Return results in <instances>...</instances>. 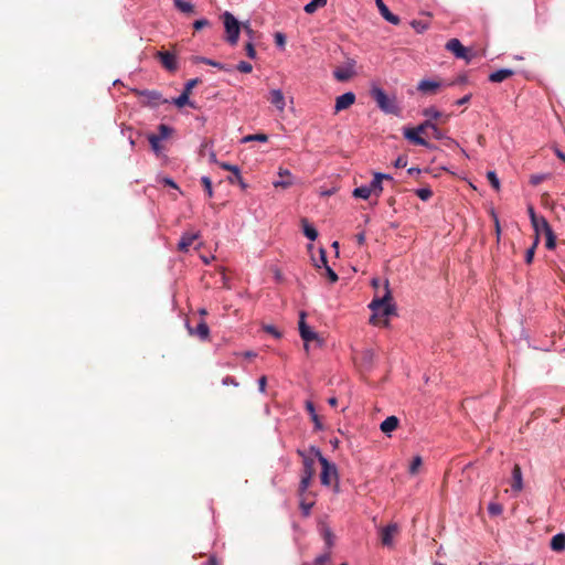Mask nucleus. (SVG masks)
<instances>
[{
	"mask_svg": "<svg viewBox=\"0 0 565 565\" xmlns=\"http://www.w3.org/2000/svg\"><path fill=\"white\" fill-rule=\"evenodd\" d=\"M371 96L384 114L401 116V107L395 95L390 96L383 88L373 86L371 88Z\"/></svg>",
	"mask_w": 565,
	"mask_h": 565,
	"instance_id": "obj_1",
	"label": "nucleus"
},
{
	"mask_svg": "<svg viewBox=\"0 0 565 565\" xmlns=\"http://www.w3.org/2000/svg\"><path fill=\"white\" fill-rule=\"evenodd\" d=\"M369 308L373 311L372 319H374L376 316L388 317L395 312V306L392 302V294L388 280L384 281V294L382 296H376L370 302Z\"/></svg>",
	"mask_w": 565,
	"mask_h": 565,
	"instance_id": "obj_2",
	"label": "nucleus"
},
{
	"mask_svg": "<svg viewBox=\"0 0 565 565\" xmlns=\"http://www.w3.org/2000/svg\"><path fill=\"white\" fill-rule=\"evenodd\" d=\"M310 452L313 454L321 465V475L320 480L321 483L326 487H330L333 481L335 482V487L338 488L339 475L337 466L330 462L320 451V449L316 446H310Z\"/></svg>",
	"mask_w": 565,
	"mask_h": 565,
	"instance_id": "obj_3",
	"label": "nucleus"
},
{
	"mask_svg": "<svg viewBox=\"0 0 565 565\" xmlns=\"http://www.w3.org/2000/svg\"><path fill=\"white\" fill-rule=\"evenodd\" d=\"M225 32H226V41L231 45H236L239 38L241 26L238 20L228 11H225L222 14Z\"/></svg>",
	"mask_w": 565,
	"mask_h": 565,
	"instance_id": "obj_4",
	"label": "nucleus"
},
{
	"mask_svg": "<svg viewBox=\"0 0 565 565\" xmlns=\"http://www.w3.org/2000/svg\"><path fill=\"white\" fill-rule=\"evenodd\" d=\"M446 50L451 52L457 58L465 60L466 62H470L472 60V54L470 51L465 47L458 39H450L446 45Z\"/></svg>",
	"mask_w": 565,
	"mask_h": 565,
	"instance_id": "obj_5",
	"label": "nucleus"
},
{
	"mask_svg": "<svg viewBox=\"0 0 565 565\" xmlns=\"http://www.w3.org/2000/svg\"><path fill=\"white\" fill-rule=\"evenodd\" d=\"M403 136L405 139H407L408 141H411L414 145L422 146V147H425L430 150L436 149V147L434 145H431L426 139L420 137V132L417 131L416 128H404Z\"/></svg>",
	"mask_w": 565,
	"mask_h": 565,
	"instance_id": "obj_6",
	"label": "nucleus"
},
{
	"mask_svg": "<svg viewBox=\"0 0 565 565\" xmlns=\"http://www.w3.org/2000/svg\"><path fill=\"white\" fill-rule=\"evenodd\" d=\"M306 313L300 312L299 333L305 341V348L308 349V342L319 340L318 333L313 331L305 321Z\"/></svg>",
	"mask_w": 565,
	"mask_h": 565,
	"instance_id": "obj_7",
	"label": "nucleus"
},
{
	"mask_svg": "<svg viewBox=\"0 0 565 565\" xmlns=\"http://www.w3.org/2000/svg\"><path fill=\"white\" fill-rule=\"evenodd\" d=\"M399 527L396 523H391L380 529L381 543L384 546L392 547L394 545V536L398 533Z\"/></svg>",
	"mask_w": 565,
	"mask_h": 565,
	"instance_id": "obj_8",
	"label": "nucleus"
},
{
	"mask_svg": "<svg viewBox=\"0 0 565 565\" xmlns=\"http://www.w3.org/2000/svg\"><path fill=\"white\" fill-rule=\"evenodd\" d=\"M135 93L138 96L145 97L146 104L150 107H158L160 104L168 102L167 99L162 98L161 93H159L158 90H150V89L138 90V89H136Z\"/></svg>",
	"mask_w": 565,
	"mask_h": 565,
	"instance_id": "obj_9",
	"label": "nucleus"
},
{
	"mask_svg": "<svg viewBox=\"0 0 565 565\" xmlns=\"http://www.w3.org/2000/svg\"><path fill=\"white\" fill-rule=\"evenodd\" d=\"M158 58L160 60L162 66L169 71L174 72L178 68L177 56L173 53L168 51H159L157 53Z\"/></svg>",
	"mask_w": 565,
	"mask_h": 565,
	"instance_id": "obj_10",
	"label": "nucleus"
},
{
	"mask_svg": "<svg viewBox=\"0 0 565 565\" xmlns=\"http://www.w3.org/2000/svg\"><path fill=\"white\" fill-rule=\"evenodd\" d=\"M523 489V475L521 467L519 465H514L512 469V476H511V491L513 494H518Z\"/></svg>",
	"mask_w": 565,
	"mask_h": 565,
	"instance_id": "obj_11",
	"label": "nucleus"
},
{
	"mask_svg": "<svg viewBox=\"0 0 565 565\" xmlns=\"http://www.w3.org/2000/svg\"><path fill=\"white\" fill-rule=\"evenodd\" d=\"M200 238V232H185L181 235V238L178 244V249L180 252L186 253L189 247L193 244L194 241Z\"/></svg>",
	"mask_w": 565,
	"mask_h": 565,
	"instance_id": "obj_12",
	"label": "nucleus"
},
{
	"mask_svg": "<svg viewBox=\"0 0 565 565\" xmlns=\"http://www.w3.org/2000/svg\"><path fill=\"white\" fill-rule=\"evenodd\" d=\"M355 102V95L352 92L344 93L335 99V111H341L349 108Z\"/></svg>",
	"mask_w": 565,
	"mask_h": 565,
	"instance_id": "obj_13",
	"label": "nucleus"
},
{
	"mask_svg": "<svg viewBox=\"0 0 565 565\" xmlns=\"http://www.w3.org/2000/svg\"><path fill=\"white\" fill-rule=\"evenodd\" d=\"M269 102L278 111H284L286 107V99L281 89H271L269 92Z\"/></svg>",
	"mask_w": 565,
	"mask_h": 565,
	"instance_id": "obj_14",
	"label": "nucleus"
},
{
	"mask_svg": "<svg viewBox=\"0 0 565 565\" xmlns=\"http://www.w3.org/2000/svg\"><path fill=\"white\" fill-rule=\"evenodd\" d=\"M375 3L377 6V9L381 13V15L390 23L397 25L399 23V18L395 14H393L387 6L383 2V0H375Z\"/></svg>",
	"mask_w": 565,
	"mask_h": 565,
	"instance_id": "obj_15",
	"label": "nucleus"
},
{
	"mask_svg": "<svg viewBox=\"0 0 565 565\" xmlns=\"http://www.w3.org/2000/svg\"><path fill=\"white\" fill-rule=\"evenodd\" d=\"M278 174L281 178V180H276L273 182V185L275 188H289L294 183L292 174L289 170L280 168Z\"/></svg>",
	"mask_w": 565,
	"mask_h": 565,
	"instance_id": "obj_16",
	"label": "nucleus"
},
{
	"mask_svg": "<svg viewBox=\"0 0 565 565\" xmlns=\"http://www.w3.org/2000/svg\"><path fill=\"white\" fill-rule=\"evenodd\" d=\"M186 329L190 334H196L201 340H207L210 335L209 326L202 320L195 329H193L189 323H186Z\"/></svg>",
	"mask_w": 565,
	"mask_h": 565,
	"instance_id": "obj_17",
	"label": "nucleus"
},
{
	"mask_svg": "<svg viewBox=\"0 0 565 565\" xmlns=\"http://www.w3.org/2000/svg\"><path fill=\"white\" fill-rule=\"evenodd\" d=\"M383 175H382V172H375L374 173V177L372 179V181L366 184L369 186V189L371 190V192L376 195V196H380L383 192Z\"/></svg>",
	"mask_w": 565,
	"mask_h": 565,
	"instance_id": "obj_18",
	"label": "nucleus"
},
{
	"mask_svg": "<svg viewBox=\"0 0 565 565\" xmlns=\"http://www.w3.org/2000/svg\"><path fill=\"white\" fill-rule=\"evenodd\" d=\"M440 87V83L433 79H423L418 83L417 89L422 93H435Z\"/></svg>",
	"mask_w": 565,
	"mask_h": 565,
	"instance_id": "obj_19",
	"label": "nucleus"
},
{
	"mask_svg": "<svg viewBox=\"0 0 565 565\" xmlns=\"http://www.w3.org/2000/svg\"><path fill=\"white\" fill-rule=\"evenodd\" d=\"M398 423L399 420L396 416H388L381 423L380 428L384 434L388 435L397 428Z\"/></svg>",
	"mask_w": 565,
	"mask_h": 565,
	"instance_id": "obj_20",
	"label": "nucleus"
},
{
	"mask_svg": "<svg viewBox=\"0 0 565 565\" xmlns=\"http://www.w3.org/2000/svg\"><path fill=\"white\" fill-rule=\"evenodd\" d=\"M513 74H514V72L510 68H501V70H498V71L491 73L489 75V81L492 83H501L504 79L512 76Z\"/></svg>",
	"mask_w": 565,
	"mask_h": 565,
	"instance_id": "obj_21",
	"label": "nucleus"
},
{
	"mask_svg": "<svg viewBox=\"0 0 565 565\" xmlns=\"http://www.w3.org/2000/svg\"><path fill=\"white\" fill-rule=\"evenodd\" d=\"M306 409L307 412L309 413L310 417H311V420L313 422V425H315V429L316 430H322L323 429V425L316 412V407L313 405V403L311 401H307L306 402Z\"/></svg>",
	"mask_w": 565,
	"mask_h": 565,
	"instance_id": "obj_22",
	"label": "nucleus"
},
{
	"mask_svg": "<svg viewBox=\"0 0 565 565\" xmlns=\"http://www.w3.org/2000/svg\"><path fill=\"white\" fill-rule=\"evenodd\" d=\"M535 222L536 223H531V224L536 233L537 238L541 233L545 234L547 231L552 230V227L550 226L548 222L546 221V218L544 216L536 217Z\"/></svg>",
	"mask_w": 565,
	"mask_h": 565,
	"instance_id": "obj_23",
	"label": "nucleus"
},
{
	"mask_svg": "<svg viewBox=\"0 0 565 565\" xmlns=\"http://www.w3.org/2000/svg\"><path fill=\"white\" fill-rule=\"evenodd\" d=\"M297 454L303 459V472L302 476L312 478L313 477V460L306 457L303 450L298 449Z\"/></svg>",
	"mask_w": 565,
	"mask_h": 565,
	"instance_id": "obj_24",
	"label": "nucleus"
},
{
	"mask_svg": "<svg viewBox=\"0 0 565 565\" xmlns=\"http://www.w3.org/2000/svg\"><path fill=\"white\" fill-rule=\"evenodd\" d=\"M550 546L555 552L564 551L565 550V534L564 533L555 534L551 540Z\"/></svg>",
	"mask_w": 565,
	"mask_h": 565,
	"instance_id": "obj_25",
	"label": "nucleus"
},
{
	"mask_svg": "<svg viewBox=\"0 0 565 565\" xmlns=\"http://www.w3.org/2000/svg\"><path fill=\"white\" fill-rule=\"evenodd\" d=\"M302 231L307 238L310 241H316L318 237V231L308 223L307 220H302Z\"/></svg>",
	"mask_w": 565,
	"mask_h": 565,
	"instance_id": "obj_26",
	"label": "nucleus"
},
{
	"mask_svg": "<svg viewBox=\"0 0 565 565\" xmlns=\"http://www.w3.org/2000/svg\"><path fill=\"white\" fill-rule=\"evenodd\" d=\"M352 194L354 198L367 200L373 193L371 192L366 184H363L361 186L355 188Z\"/></svg>",
	"mask_w": 565,
	"mask_h": 565,
	"instance_id": "obj_27",
	"label": "nucleus"
},
{
	"mask_svg": "<svg viewBox=\"0 0 565 565\" xmlns=\"http://www.w3.org/2000/svg\"><path fill=\"white\" fill-rule=\"evenodd\" d=\"M353 68L352 67H343L338 68L334 71V77L338 81L344 82L348 81L353 75Z\"/></svg>",
	"mask_w": 565,
	"mask_h": 565,
	"instance_id": "obj_28",
	"label": "nucleus"
},
{
	"mask_svg": "<svg viewBox=\"0 0 565 565\" xmlns=\"http://www.w3.org/2000/svg\"><path fill=\"white\" fill-rule=\"evenodd\" d=\"M173 4L179 11L183 13H192L194 10L193 4L186 0H173Z\"/></svg>",
	"mask_w": 565,
	"mask_h": 565,
	"instance_id": "obj_29",
	"label": "nucleus"
},
{
	"mask_svg": "<svg viewBox=\"0 0 565 565\" xmlns=\"http://www.w3.org/2000/svg\"><path fill=\"white\" fill-rule=\"evenodd\" d=\"M327 1L328 0H311L305 6L303 10L306 13L312 14L317 11L318 8L324 7L327 4Z\"/></svg>",
	"mask_w": 565,
	"mask_h": 565,
	"instance_id": "obj_30",
	"label": "nucleus"
},
{
	"mask_svg": "<svg viewBox=\"0 0 565 565\" xmlns=\"http://www.w3.org/2000/svg\"><path fill=\"white\" fill-rule=\"evenodd\" d=\"M172 103L181 108L185 105H190L191 107H194V105L189 100V95L184 92H182L177 98L172 100Z\"/></svg>",
	"mask_w": 565,
	"mask_h": 565,
	"instance_id": "obj_31",
	"label": "nucleus"
},
{
	"mask_svg": "<svg viewBox=\"0 0 565 565\" xmlns=\"http://www.w3.org/2000/svg\"><path fill=\"white\" fill-rule=\"evenodd\" d=\"M313 265L318 269L328 266L327 253L323 248L319 249V257L317 259L313 258Z\"/></svg>",
	"mask_w": 565,
	"mask_h": 565,
	"instance_id": "obj_32",
	"label": "nucleus"
},
{
	"mask_svg": "<svg viewBox=\"0 0 565 565\" xmlns=\"http://www.w3.org/2000/svg\"><path fill=\"white\" fill-rule=\"evenodd\" d=\"M268 140V136L265 134H255V135H247L243 137L242 142L247 143L252 141H259V142H266Z\"/></svg>",
	"mask_w": 565,
	"mask_h": 565,
	"instance_id": "obj_33",
	"label": "nucleus"
},
{
	"mask_svg": "<svg viewBox=\"0 0 565 565\" xmlns=\"http://www.w3.org/2000/svg\"><path fill=\"white\" fill-rule=\"evenodd\" d=\"M159 134L157 135V138H159L160 141L169 138L173 131L171 127L164 124H160L158 127Z\"/></svg>",
	"mask_w": 565,
	"mask_h": 565,
	"instance_id": "obj_34",
	"label": "nucleus"
},
{
	"mask_svg": "<svg viewBox=\"0 0 565 565\" xmlns=\"http://www.w3.org/2000/svg\"><path fill=\"white\" fill-rule=\"evenodd\" d=\"M423 115L431 121L441 117V113L435 107L425 108Z\"/></svg>",
	"mask_w": 565,
	"mask_h": 565,
	"instance_id": "obj_35",
	"label": "nucleus"
},
{
	"mask_svg": "<svg viewBox=\"0 0 565 565\" xmlns=\"http://www.w3.org/2000/svg\"><path fill=\"white\" fill-rule=\"evenodd\" d=\"M148 140H149V143L151 146V149L153 150V152L156 154H160L161 152V145H160V140L159 138H157V135L156 134H151L148 136Z\"/></svg>",
	"mask_w": 565,
	"mask_h": 565,
	"instance_id": "obj_36",
	"label": "nucleus"
},
{
	"mask_svg": "<svg viewBox=\"0 0 565 565\" xmlns=\"http://www.w3.org/2000/svg\"><path fill=\"white\" fill-rule=\"evenodd\" d=\"M487 179L489 180L492 188L497 191L500 190V180L495 173V171H488L487 172Z\"/></svg>",
	"mask_w": 565,
	"mask_h": 565,
	"instance_id": "obj_37",
	"label": "nucleus"
},
{
	"mask_svg": "<svg viewBox=\"0 0 565 565\" xmlns=\"http://www.w3.org/2000/svg\"><path fill=\"white\" fill-rule=\"evenodd\" d=\"M415 193L422 201H428L433 195V191L429 188H419Z\"/></svg>",
	"mask_w": 565,
	"mask_h": 565,
	"instance_id": "obj_38",
	"label": "nucleus"
},
{
	"mask_svg": "<svg viewBox=\"0 0 565 565\" xmlns=\"http://www.w3.org/2000/svg\"><path fill=\"white\" fill-rule=\"evenodd\" d=\"M423 465V459L420 456H415L409 465V473L415 475L417 473L419 467Z\"/></svg>",
	"mask_w": 565,
	"mask_h": 565,
	"instance_id": "obj_39",
	"label": "nucleus"
},
{
	"mask_svg": "<svg viewBox=\"0 0 565 565\" xmlns=\"http://www.w3.org/2000/svg\"><path fill=\"white\" fill-rule=\"evenodd\" d=\"M502 511H503V508L500 503L491 502L488 505V512L492 516L500 515L502 513Z\"/></svg>",
	"mask_w": 565,
	"mask_h": 565,
	"instance_id": "obj_40",
	"label": "nucleus"
},
{
	"mask_svg": "<svg viewBox=\"0 0 565 565\" xmlns=\"http://www.w3.org/2000/svg\"><path fill=\"white\" fill-rule=\"evenodd\" d=\"M311 479L312 478L301 476V480L299 483V495L300 497H302L305 494V492L308 490V488L311 483Z\"/></svg>",
	"mask_w": 565,
	"mask_h": 565,
	"instance_id": "obj_41",
	"label": "nucleus"
},
{
	"mask_svg": "<svg viewBox=\"0 0 565 565\" xmlns=\"http://www.w3.org/2000/svg\"><path fill=\"white\" fill-rule=\"evenodd\" d=\"M544 235L546 237V243H545L546 248L553 249L556 245V237L553 233V230L547 231Z\"/></svg>",
	"mask_w": 565,
	"mask_h": 565,
	"instance_id": "obj_42",
	"label": "nucleus"
},
{
	"mask_svg": "<svg viewBox=\"0 0 565 565\" xmlns=\"http://www.w3.org/2000/svg\"><path fill=\"white\" fill-rule=\"evenodd\" d=\"M204 64L213 66V67H216V68L225 71V72H230L231 71V67H228L227 65H225L223 63H220V62H216L214 60H211L209 57H207L206 61H204Z\"/></svg>",
	"mask_w": 565,
	"mask_h": 565,
	"instance_id": "obj_43",
	"label": "nucleus"
},
{
	"mask_svg": "<svg viewBox=\"0 0 565 565\" xmlns=\"http://www.w3.org/2000/svg\"><path fill=\"white\" fill-rule=\"evenodd\" d=\"M201 182L202 184L204 185V189H205V192L207 194V196H212L213 195V189H212V181L209 177L204 175L201 178Z\"/></svg>",
	"mask_w": 565,
	"mask_h": 565,
	"instance_id": "obj_44",
	"label": "nucleus"
},
{
	"mask_svg": "<svg viewBox=\"0 0 565 565\" xmlns=\"http://www.w3.org/2000/svg\"><path fill=\"white\" fill-rule=\"evenodd\" d=\"M236 70L239 71L241 73H250L253 71V66L249 62H246V61H241L237 65H236Z\"/></svg>",
	"mask_w": 565,
	"mask_h": 565,
	"instance_id": "obj_45",
	"label": "nucleus"
},
{
	"mask_svg": "<svg viewBox=\"0 0 565 565\" xmlns=\"http://www.w3.org/2000/svg\"><path fill=\"white\" fill-rule=\"evenodd\" d=\"M323 269H324V273L331 284H334L338 281L339 277H338L337 273L329 265L326 266Z\"/></svg>",
	"mask_w": 565,
	"mask_h": 565,
	"instance_id": "obj_46",
	"label": "nucleus"
},
{
	"mask_svg": "<svg viewBox=\"0 0 565 565\" xmlns=\"http://www.w3.org/2000/svg\"><path fill=\"white\" fill-rule=\"evenodd\" d=\"M537 243H539V238L536 237V238H535L534 244L532 245V247H530V248L526 250V253H525V262H526L527 264L532 263V260H533V257H534V250H535V247H536Z\"/></svg>",
	"mask_w": 565,
	"mask_h": 565,
	"instance_id": "obj_47",
	"label": "nucleus"
},
{
	"mask_svg": "<svg viewBox=\"0 0 565 565\" xmlns=\"http://www.w3.org/2000/svg\"><path fill=\"white\" fill-rule=\"evenodd\" d=\"M221 167L224 170L231 171L234 173L235 178H239L241 170L237 166L231 164V163H222Z\"/></svg>",
	"mask_w": 565,
	"mask_h": 565,
	"instance_id": "obj_48",
	"label": "nucleus"
},
{
	"mask_svg": "<svg viewBox=\"0 0 565 565\" xmlns=\"http://www.w3.org/2000/svg\"><path fill=\"white\" fill-rule=\"evenodd\" d=\"M412 26L416 30V32L423 33L425 30H427L428 24L423 21L414 20L412 22Z\"/></svg>",
	"mask_w": 565,
	"mask_h": 565,
	"instance_id": "obj_49",
	"label": "nucleus"
},
{
	"mask_svg": "<svg viewBox=\"0 0 565 565\" xmlns=\"http://www.w3.org/2000/svg\"><path fill=\"white\" fill-rule=\"evenodd\" d=\"M209 25H210V21L205 18L199 19V20L194 21V23H193V28L198 31L205 26H209Z\"/></svg>",
	"mask_w": 565,
	"mask_h": 565,
	"instance_id": "obj_50",
	"label": "nucleus"
},
{
	"mask_svg": "<svg viewBox=\"0 0 565 565\" xmlns=\"http://www.w3.org/2000/svg\"><path fill=\"white\" fill-rule=\"evenodd\" d=\"M245 51H246V54L249 58L254 60L256 57V50L254 47V44L252 43V41H249L246 45H245Z\"/></svg>",
	"mask_w": 565,
	"mask_h": 565,
	"instance_id": "obj_51",
	"label": "nucleus"
},
{
	"mask_svg": "<svg viewBox=\"0 0 565 565\" xmlns=\"http://www.w3.org/2000/svg\"><path fill=\"white\" fill-rule=\"evenodd\" d=\"M430 127H433V121L429 120V119H426L425 121H423L422 124H419L417 127H415L417 129V131H419L420 134L425 132L427 129H430Z\"/></svg>",
	"mask_w": 565,
	"mask_h": 565,
	"instance_id": "obj_52",
	"label": "nucleus"
},
{
	"mask_svg": "<svg viewBox=\"0 0 565 565\" xmlns=\"http://www.w3.org/2000/svg\"><path fill=\"white\" fill-rule=\"evenodd\" d=\"M430 130L435 139L441 140L444 138V132L437 127L435 122H433V127H430Z\"/></svg>",
	"mask_w": 565,
	"mask_h": 565,
	"instance_id": "obj_53",
	"label": "nucleus"
},
{
	"mask_svg": "<svg viewBox=\"0 0 565 565\" xmlns=\"http://www.w3.org/2000/svg\"><path fill=\"white\" fill-rule=\"evenodd\" d=\"M313 503L312 502H305V500H301L300 508L302 510V513L305 516H308L310 514V511L312 509Z\"/></svg>",
	"mask_w": 565,
	"mask_h": 565,
	"instance_id": "obj_54",
	"label": "nucleus"
},
{
	"mask_svg": "<svg viewBox=\"0 0 565 565\" xmlns=\"http://www.w3.org/2000/svg\"><path fill=\"white\" fill-rule=\"evenodd\" d=\"M545 178H546L545 174H533V175H531L530 183L532 185H539L541 182H543L545 180Z\"/></svg>",
	"mask_w": 565,
	"mask_h": 565,
	"instance_id": "obj_55",
	"label": "nucleus"
},
{
	"mask_svg": "<svg viewBox=\"0 0 565 565\" xmlns=\"http://www.w3.org/2000/svg\"><path fill=\"white\" fill-rule=\"evenodd\" d=\"M275 42H276L277 46L284 47L286 44V36L282 33L277 32L275 34Z\"/></svg>",
	"mask_w": 565,
	"mask_h": 565,
	"instance_id": "obj_56",
	"label": "nucleus"
},
{
	"mask_svg": "<svg viewBox=\"0 0 565 565\" xmlns=\"http://www.w3.org/2000/svg\"><path fill=\"white\" fill-rule=\"evenodd\" d=\"M199 83V78H193L186 82L183 92L190 95L192 88Z\"/></svg>",
	"mask_w": 565,
	"mask_h": 565,
	"instance_id": "obj_57",
	"label": "nucleus"
},
{
	"mask_svg": "<svg viewBox=\"0 0 565 565\" xmlns=\"http://www.w3.org/2000/svg\"><path fill=\"white\" fill-rule=\"evenodd\" d=\"M329 559H330V555H329V553H324V554H322V555H319V556L316 558V564H317V565H324V563H327Z\"/></svg>",
	"mask_w": 565,
	"mask_h": 565,
	"instance_id": "obj_58",
	"label": "nucleus"
},
{
	"mask_svg": "<svg viewBox=\"0 0 565 565\" xmlns=\"http://www.w3.org/2000/svg\"><path fill=\"white\" fill-rule=\"evenodd\" d=\"M161 182L164 184V185H168L170 188H173V189H178V184L174 182L173 179L169 178V177H164L162 178Z\"/></svg>",
	"mask_w": 565,
	"mask_h": 565,
	"instance_id": "obj_59",
	"label": "nucleus"
},
{
	"mask_svg": "<svg viewBox=\"0 0 565 565\" xmlns=\"http://www.w3.org/2000/svg\"><path fill=\"white\" fill-rule=\"evenodd\" d=\"M374 356V353L372 350H365L362 352V358L366 363H370Z\"/></svg>",
	"mask_w": 565,
	"mask_h": 565,
	"instance_id": "obj_60",
	"label": "nucleus"
},
{
	"mask_svg": "<svg viewBox=\"0 0 565 565\" xmlns=\"http://www.w3.org/2000/svg\"><path fill=\"white\" fill-rule=\"evenodd\" d=\"M222 384L223 385H233V386H238V383L236 382V380L232 376H225L223 380H222Z\"/></svg>",
	"mask_w": 565,
	"mask_h": 565,
	"instance_id": "obj_61",
	"label": "nucleus"
},
{
	"mask_svg": "<svg viewBox=\"0 0 565 565\" xmlns=\"http://www.w3.org/2000/svg\"><path fill=\"white\" fill-rule=\"evenodd\" d=\"M266 384H267L266 376H262V377L258 379V390H259L260 393H265Z\"/></svg>",
	"mask_w": 565,
	"mask_h": 565,
	"instance_id": "obj_62",
	"label": "nucleus"
},
{
	"mask_svg": "<svg viewBox=\"0 0 565 565\" xmlns=\"http://www.w3.org/2000/svg\"><path fill=\"white\" fill-rule=\"evenodd\" d=\"M406 164H407V159L405 157H398L394 162V166L396 168H404V167H406Z\"/></svg>",
	"mask_w": 565,
	"mask_h": 565,
	"instance_id": "obj_63",
	"label": "nucleus"
},
{
	"mask_svg": "<svg viewBox=\"0 0 565 565\" xmlns=\"http://www.w3.org/2000/svg\"><path fill=\"white\" fill-rule=\"evenodd\" d=\"M265 330L268 333L273 334L275 338H280L281 335L280 332L274 326H267Z\"/></svg>",
	"mask_w": 565,
	"mask_h": 565,
	"instance_id": "obj_64",
	"label": "nucleus"
}]
</instances>
